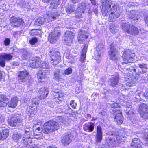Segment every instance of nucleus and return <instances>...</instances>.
Masks as SVG:
<instances>
[{
	"mask_svg": "<svg viewBox=\"0 0 148 148\" xmlns=\"http://www.w3.org/2000/svg\"><path fill=\"white\" fill-rule=\"evenodd\" d=\"M138 66L139 67L142 69L141 71L138 70L136 73L137 75H140L141 73H145L147 71V64L144 63L142 64H138Z\"/></svg>",
	"mask_w": 148,
	"mask_h": 148,
	"instance_id": "obj_31",
	"label": "nucleus"
},
{
	"mask_svg": "<svg viewBox=\"0 0 148 148\" xmlns=\"http://www.w3.org/2000/svg\"><path fill=\"white\" fill-rule=\"evenodd\" d=\"M22 135L20 134H14L12 136L13 139L15 141H17L21 138Z\"/></svg>",
	"mask_w": 148,
	"mask_h": 148,
	"instance_id": "obj_45",
	"label": "nucleus"
},
{
	"mask_svg": "<svg viewBox=\"0 0 148 148\" xmlns=\"http://www.w3.org/2000/svg\"><path fill=\"white\" fill-rule=\"evenodd\" d=\"M54 78L57 81H61L64 79V75H61L60 73V70L56 69L53 72Z\"/></svg>",
	"mask_w": 148,
	"mask_h": 148,
	"instance_id": "obj_25",
	"label": "nucleus"
},
{
	"mask_svg": "<svg viewBox=\"0 0 148 148\" xmlns=\"http://www.w3.org/2000/svg\"><path fill=\"white\" fill-rule=\"evenodd\" d=\"M102 5L101 7L108 8L111 9L112 1L110 0H103L102 1Z\"/></svg>",
	"mask_w": 148,
	"mask_h": 148,
	"instance_id": "obj_34",
	"label": "nucleus"
},
{
	"mask_svg": "<svg viewBox=\"0 0 148 148\" xmlns=\"http://www.w3.org/2000/svg\"><path fill=\"white\" fill-rule=\"evenodd\" d=\"M121 24L122 29L126 32L127 30H129L130 27L131 26V25L128 24L126 22H121Z\"/></svg>",
	"mask_w": 148,
	"mask_h": 148,
	"instance_id": "obj_40",
	"label": "nucleus"
},
{
	"mask_svg": "<svg viewBox=\"0 0 148 148\" xmlns=\"http://www.w3.org/2000/svg\"><path fill=\"white\" fill-rule=\"evenodd\" d=\"M73 101H72L70 103V104L73 108H75V106L74 105Z\"/></svg>",
	"mask_w": 148,
	"mask_h": 148,
	"instance_id": "obj_62",
	"label": "nucleus"
},
{
	"mask_svg": "<svg viewBox=\"0 0 148 148\" xmlns=\"http://www.w3.org/2000/svg\"><path fill=\"white\" fill-rule=\"evenodd\" d=\"M119 8V6L117 5H114L112 6L110 14L109 16V21H115L119 17L120 12Z\"/></svg>",
	"mask_w": 148,
	"mask_h": 148,
	"instance_id": "obj_4",
	"label": "nucleus"
},
{
	"mask_svg": "<svg viewBox=\"0 0 148 148\" xmlns=\"http://www.w3.org/2000/svg\"><path fill=\"white\" fill-rule=\"evenodd\" d=\"M49 92L48 89L45 87H42L39 91L38 97L40 99H45L46 97Z\"/></svg>",
	"mask_w": 148,
	"mask_h": 148,
	"instance_id": "obj_22",
	"label": "nucleus"
},
{
	"mask_svg": "<svg viewBox=\"0 0 148 148\" xmlns=\"http://www.w3.org/2000/svg\"><path fill=\"white\" fill-rule=\"evenodd\" d=\"M33 135H27L24 134L22 138L21 143L25 147H29L32 143V139L33 138Z\"/></svg>",
	"mask_w": 148,
	"mask_h": 148,
	"instance_id": "obj_12",
	"label": "nucleus"
},
{
	"mask_svg": "<svg viewBox=\"0 0 148 148\" xmlns=\"http://www.w3.org/2000/svg\"><path fill=\"white\" fill-rule=\"evenodd\" d=\"M51 63L54 65H56L60 61V54L57 49H53L49 52Z\"/></svg>",
	"mask_w": 148,
	"mask_h": 148,
	"instance_id": "obj_3",
	"label": "nucleus"
},
{
	"mask_svg": "<svg viewBox=\"0 0 148 148\" xmlns=\"http://www.w3.org/2000/svg\"><path fill=\"white\" fill-rule=\"evenodd\" d=\"M74 5H71L69 8H67L66 10V12L69 13L72 12L74 10L75 8H74Z\"/></svg>",
	"mask_w": 148,
	"mask_h": 148,
	"instance_id": "obj_53",
	"label": "nucleus"
},
{
	"mask_svg": "<svg viewBox=\"0 0 148 148\" xmlns=\"http://www.w3.org/2000/svg\"><path fill=\"white\" fill-rule=\"evenodd\" d=\"M116 138L118 142L122 141L125 139V136L123 134H119L116 135Z\"/></svg>",
	"mask_w": 148,
	"mask_h": 148,
	"instance_id": "obj_44",
	"label": "nucleus"
},
{
	"mask_svg": "<svg viewBox=\"0 0 148 148\" xmlns=\"http://www.w3.org/2000/svg\"><path fill=\"white\" fill-rule=\"evenodd\" d=\"M101 10L103 15L106 16L109 15L111 12V9L108 8L101 7Z\"/></svg>",
	"mask_w": 148,
	"mask_h": 148,
	"instance_id": "obj_37",
	"label": "nucleus"
},
{
	"mask_svg": "<svg viewBox=\"0 0 148 148\" xmlns=\"http://www.w3.org/2000/svg\"><path fill=\"white\" fill-rule=\"evenodd\" d=\"M61 0H52L49 5L51 9H56L60 3Z\"/></svg>",
	"mask_w": 148,
	"mask_h": 148,
	"instance_id": "obj_29",
	"label": "nucleus"
},
{
	"mask_svg": "<svg viewBox=\"0 0 148 148\" xmlns=\"http://www.w3.org/2000/svg\"><path fill=\"white\" fill-rule=\"evenodd\" d=\"M88 45L86 44L84 46L81 54L80 58V61L81 62H84L86 59V53Z\"/></svg>",
	"mask_w": 148,
	"mask_h": 148,
	"instance_id": "obj_30",
	"label": "nucleus"
},
{
	"mask_svg": "<svg viewBox=\"0 0 148 148\" xmlns=\"http://www.w3.org/2000/svg\"><path fill=\"white\" fill-rule=\"evenodd\" d=\"M73 135L72 134L69 133L67 135L65 136V144H69L71 142Z\"/></svg>",
	"mask_w": 148,
	"mask_h": 148,
	"instance_id": "obj_39",
	"label": "nucleus"
},
{
	"mask_svg": "<svg viewBox=\"0 0 148 148\" xmlns=\"http://www.w3.org/2000/svg\"><path fill=\"white\" fill-rule=\"evenodd\" d=\"M111 107L113 108V109H116V110H120V107L119 106V105L117 103H114L112 104Z\"/></svg>",
	"mask_w": 148,
	"mask_h": 148,
	"instance_id": "obj_54",
	"label": "nucleus"
},
{
	"mask_svg": "<svg viewBox=\"0 0 148 148\" xmlns=\"http://www.w3.org/2000/svg\"><path fill=\"white\" fill-rule=\"evenodd\" d=\"M68 109L67 110V111H68L69 112H65V114L66 115V116H68V115L70 116L69 117V119L72 120L73 119V118H75V117L76 115L75 114H72L71 112H72V110L70 108H69L68 107Z\"/></svg>",
	"mask_w": 148,
	"mask_h": 148,
	"instance_id": "obj_43",
	"label": "nucleus"
},
{
	"mask_svg": "<svg viewBox=\"0 0 148 148\" xmlns=\"http://www.w3.org/2000/svg\"><path fill=\"white\" fill-rule=\"evenodd\" d=\"M31 34L32 35H36L38 34V32L36 30H32L31 31Z\"/></svg>",
	"mask_w": 148,
	"mask_h": 148,
	"instance_id": "obj_59",
	"label": "nucleus"
},
{
	"mask_svg": "<svg viewBox=\"0 0 148 148\" xmlns=\"http://www.w3.org/2000/svg\"><path fill=\"white\" fill-rule=\"evenodd\" d=\"M74 35H71L69 34L67 38L66 36L65 37L66 38V41L65 40V43L68 46H71L72 44V42L74 38Z\"/></svg>",
	"mask_w": 148,
	"mask_h": 148,
	"instance_id": "obj_38",
	"label": "nucleus"
},
{
	"mask_svg": "<svg viewBox=\"0 0 148 148\" xmlns=\"http://www.w3.org/2000/svg\"><path fill=\"white\" fill-rule=\"evenodd\" d=\"M30 55L27 51L25 50L23 51V54L22 55V58L23 59H27L29 58Z\"/></svg>",
	"mask_w": 148,
	"mask_h": 148,
	"instance_id": "obj_46",
	"label": "nucleus"
},
{
	"mask_svg": "<svg viewBox=\"0 0 148 148\" xmlns=\"http://www.w3.org/2000/svg\"><path fill=\"white\" fill-rule=\"evenodd\" d=\"M8 130L5 129L0 132V140L5 139L9 135Z\"/></svg>",
	"mask_w": 148,
	"mask_h": 148,
	"instance_id": "obj_33",
	"label": "nucleus"
},
{
	"mask_svg": "<svg viewBox=\"0 0 148 148\" xmlns=\"http://www.w3.org/2000/svg\"><path fill=\"white\" fill-rule=\"evenodd\" d=\"M47 19L49 21H51L57 18L60 14V12L57 11H49L47 12Z\"/></svg>",
	"mask_w": 148,
	"mask_h": 148,
	"instance_id": "obj_17",
	"label": "nucleus"
},
{
	"mask_svg": "<svg viewBox=\"0 0 148 148\" xmlns=\"http://www.w3.org/2000/svg\"><path fill=\"white\" fill-rule=\"evenodd\" d=\"M38 104V101L37 99H33L30 103V106L27 107V111L28 112V114H35L36 112Z\"/></svg>",
	"mask_w": 148,
	"mask_h": 148,
	"instance_id": "obj_8",
	"label": "nucleus"
},
{
	"mask_svg": "<svg viewBox=\"0 0 148 148\" xmlns=\"http://www.w3.org/2000/svg\"><path fill=\"white\" fill-rule=\"evenodd\" d=\"M95 124L91 122L85 123L84 126V129L85 131H88L89 132H92L94 128Z\"/></svg>",
	"mask_w": 148,
	"mask_h": 148,
	"instance_id": "obj_24",
	"label": "nucleus"
},
{
	"mask_svg": "<svg viewBox=\"0 0 148 148\" xmlns=\"http://www.w3.org/2000/svg\"><path fill=\"white\" fill-rule=\"evenodd\" d=\"M144 97H145L148 101V91L144 95Z\"/></svg>",
	"mask_w": 148,
	"mask_h": 148,
	"instance_id": "obj_64",
	"label": "nucleus"
},
{
	"mask_svg": "<svg viewBox=\"0 0 148 148\" xmlns=\"http://www.w3.org/2000/svg\"><path fill=\"white\" fill-rule=\"evenodd\" d=\"M139 30L135 26L131 25L130 27L129 30L127 31V33L131 34L136 35L138 34Z\"/></svg>",
	"mask_w": 148,
	"mask_h": 148,
	"instance_id": "obj_26",
	"label": "nucleus"
},
{
	"mask_svg": "<svg viewBox=\"0 0 148 148\" xmlns=\"http://www.w3.org/2000/svg\"><path fill=\"white\" fill-rule=\"evenodd\" d=\"M89 4H88L85 3L84 2H82L81 3L78 7L77 8V11H80L81 10L82 12H84V10H85L87 7H88Z\"/></svg>",
	"mask_w": 148,
	"mask_h": 148,
	"instance_id": "obj_35",
	"label": "nucleus"
},
{
	"mask_svg": "<svg viewBox=\"0 0 148 148\" xmlns=\"http://www.w3.org/2000/svg\"><path fill=\"white\" fill-rule=\"evenodd\" d=\"M132 79L133 82H131V83H126V85L127 86H131L135 85L137 82V80L136 79V78H134Z\"/></svg>",
	"mask_w": 148,
	"mask_h": 148,
	"instance_id": "obj_50",
	"label": "nucleus"
},
{
	"mask_svg": "<svg viewBox=\"0 0 148 148\" xmlns=\"http://www.w3.org/2000/svg\"><path fill=\"white\" fill-rule=\"evenodd\" d=\"M40 146L39 145H35L30 148H40Z\"/></svg>",
	"mask_w": 148,
	"mask_h": 148,
	"instance_id": "obj_63",
	"label": "nucleus"
},
{
	"mask_svg": "<svg viewBox=\"0 0 148 148\" xmlns=\"http://www.w3.org/2000/svg\"><path fill=\"white\" fill-rule=\"evenodd\" d=\"M72 70L71 68H69L65 70V75H69L72 73Z\"/></svg>",
	"mask_w": 148,
	"mask_h": 148,
	"instance_id": "obj_56",
	"label": "nucleus"
},
{
	"mask_svg": "<svg viewBox=\"0 0 148 148\" xmlns=\"http://www.w3.org/2000/svg\"><path fill=\"white\" fill-rule=\"evenodd\" d=\"M140 113L143 118L148 119V106L145 104H142L140 106Z\"/></svg>",
	"mask_w": 148,
	"mask_h": 148,
	"instance_id": "obj_14",
	"label": "nucleus"
},
{
	"mask_svg": "<svg viewBox=\"0 0 148 148\" xmlns=\"http://www.w3.org/2000/svg\"><path fill=\"white\" fill-rule=\"evenodd\" d=\"M59 128V125L56 121L51 120L45 123L42 128L43 133L48 134L54 132Z\"/></svg>",
	"mask_w": 148,
	"mask_h": 148,
	"instance_id": "obj_2",
	"label": "nucleus"
},
{
	"mask_svg": "<svg viewBox=\"0 0 148 148\" xmlns=\"http://www.w3.org/2000/svg\"><path fill=\"white\" fill-rule=\"evenodd\" d=\"M45 21V18L43 17H40L36 19L35 21V25L40 26L43 24Z\"/></svg>",
	"mask_w": 148,
	"mask_h": 148,
	"instance_id": "obj_41",
	"label": "nucleus"
},
{
	"mask_svg": "<svg viewBox=\"0 0 148 148\" xmlns=\"http://www.w3.org/2000/svg\"><path fill=\"white\" fill-rule=\"evenodd\" d=\"M41 60L40 57H36L30 62V66L33 68L39 67L41 64Z\"/></svg>",
	"mask_w": 148,
	"mask_h": 148,
	"instance_id": "obj_18",
	"label": "nucleus"
},
{
	"mask_svg": "<svg viewBox=\"0 0 148 148\" xmlns=\"http://www.w3.org/2000/svg\"><path fill=\"white\" fill-rule=\"evenodd\" d=\"M89 36V34L87 31L82 30H80L78 33L77 40L80 44H83L85 42Z\"/></svg>",
	"mask_w": 148,
	"mask_h": 148,
	"instance_id": "obj_9",
	"label": "nucleus"
},
{
	"mask_svg": "<svg viewBox=\"0 0 148 148\" xmlns=\"http://www.w3.org/2000/svg\"><path fill=\"white\" fill-rule=\"evenodd\" d=\"M51 96L53 99L58 98L60 100V95H55V94H59V90H58L53 89L52 91Z\"/></svg>",
	"mask_w": 148,
	"mask_h": 148,
	"instance_id": "obj_42",
	"label": "nucleus"
},
{
	"mask_svg": "<svg viewBox=\"0 0 148 148\" xmlns=\"http://www.w3.org/2000/svg\"><path fill=\"white\" fill-rule=\"evenodd\" d=\"M49 70L40 69L38 73V78L41 80L45 79L49 73Z\"/></svg>",
	"mask_w": 148,
	"mask_h": 148,
	"instance_id": "obj_19",
	"label": "nucleus"
},
{
	"mask_svg": "<svg viewBox=\"0 0 148 148\" xmlns=\"http://www.w3.org/2000/svg\"><path fill=\"white\" fill-rule=\"evenodd\" d=\"M29 77V73L26 71L19 72L18 79L19 82L21 83L26 82Z\"/></svg>",
	"mask_w": 148,
	"mask_h": 148,
	"instance_id": "obj_13",
	"label": "nucleus"
},
{
	"mask_svg": "<svg viewBox=\"0 0 148 148\" xmlns=\"http://www.w3.org/2000/svg\"><path fill=\"white\" fill-rule=\"evenodd\" d=\"M112 112L114 118L116 120L117 123L121 124L123 121V117L122 115L121 112L119 110L112 109Z\"/></svg>",
	"mask_w": 148,
	"mask_h": 148,
	"instance_id": "obj_10",
	"label": "nucleus"
},
{
	"mask_svg": "<svg viewBox=\"0 0 148 148\" xmlns=\"http://www.w3.org/2000/svg\"><path fill=\"white\" fill-rule=\"evenodd\" d=\"M144 21L148 25V15H147L145 17Z\"/></svg>",
	"mask_w": 148,
	"mask_h": 148,
	"instance_id": "obj_61",
	"label": "nucleus"
},
{
	"mask_svg": "<svg viewBox=\"0 0 148 148\" xmlns=\"http://www.w3.org/2000/svg\"><path fill=\"white\" fill-rule=\"evenodd\" d=\"M135 56L133 52L129 49L125 50L122 56L123 62H122V64L124 63L127 64L132 62L133 59Z\"/></svg>",
	"mask_w": 148,
	"mask_h": 148,
	"instance_id": "obj_5",
	"label": "nucleus"
},
{
	"mask_svg": "<svg viewBox=\"0 0 148 148\" xmlns=\"http://www.w3.org/2000/svg\"><path fill=\"white\" fill-rule=\"evenodd\" d=\"M109 53L110 55V58L112 60H115L117 59L116 54L118 53L116 49V46L113 43L111 44Z\"/></svg>",
	"mask_w": 148,
	"mask_h": 148,
	"instance_id": "obj_15",
	"label": "nucleus"
},
{
	"mask_svg": "<svg viewBox=\"0 0 148 148\" xmlns=\"http://www.w3.org/2000/svg\"><path fill=\"white\" fill-rule=\"evenodd\" d=\"M127 115L128 116V117L129 118H130V117H131V116H134L133 115H134L135 113L132 111V110H126L125 111Z\"/></svg>",
	"mask_w": 148,
	"mask_h": 148,
	"instance_id": "obj_47",
	"label": "nucleus"
},
{
	"mask_svg": "<svg viewBox=\"0 0 148 148\" xmlns=\"http://www.w3.org/2000/svg\"><path fill=\"white\" fill-rule=\"evenodd\" d=\"M42 68L41 69H43L45 70H49V66L48 64L45 62H43L42 64Z\"/></svg>",
	"mask_w": 148,
	"mask_h": 148,
	"instance_id": "obj_48",
	"label": "nucleus"
},
{
	"mask_svg": "<svg viewBox=\"0 0 148 148\" xmlns=\"http://www.w3.org/2000/svg\"><path fill=\"white\" fill-rule=\"evenodd\" d=\"M8 99L6 97L5 95H0V108H2L6 106L7 104L9 107L14 108L16 107L18 99L17 97L12 98L11 101L8 103Z\"/></svg>",
	"mask_w": 148,
	"mask_h": 148,
	"instance_id": "obj_1",
	"label": "nucleus"
},
{
	"mask_svg": "<svg viewBox=\"0 0 148 148\" xmlns=\"http://www.w3.org/2000/svg\"><path fill=\"white\" fill-rule=\"evenodd\" d=\"M126 106L127 108H131L132 107L131 103L129 102H126Z\"/></svg>",
	"mask_w": 148,
	"mask_h": 148,
	"instance_id": "obj_60",
	"label": "nucleus"
},
{
	"mask_svg": "<svg viewBox=\"0 0 148 148\" xmlns=\"http://www.w3.org/2000/svg\"><path fill=\"white\" fill-rule=\"evenodd\" d=\"M60 28L56 27L54 31L51 32L49 34V40L51 43H55L58 39L61 34Z\"/></svg>",
	"mask_w": 148,
	"mask_h": 148,
	"instance_id": "obj_6",
	"label": "nucleus"
},
{
	"mask_svg": "<svg viewBox=\"0 0 148 148\" xmlns=\"http://www.w3.org/2000/svg\"><path fill=\"white\" fill-rule=\"evenodd\" d=\"M109 28L112 33H114V32H115L116 31V29L115 26L112 24H110Z\"/></svg>",
	"mask_w": 148,
	"mask_h": 148,
	"instance_id": "obj_49",
	"label": "nucleus"
},
{
	"mask_svg": "<svg viewBox=\"0 0 148 148\" xmlns=\"http://www.w3.org/2000/svg\"><path fill=\"white\" fill-rule=\"evenodd\" d=\"M132 116H131V117H130V118H129V119H130V123L132 124H133L134 123H135L136 122V119L133 117H132Z\"/></svg>",
	"mask_w": 148,
	"mask_h": 148,
	"instance_id": "obj_57",
	"label": "nucleus"
},
{
	"mask_svg": "<svg viewBox=\"0 0 148 148\" xmlns=\"http://www.w3.org/2000/svg\"><path fill=\"white\" fill-rule=\"evenodd\" d=\"M10 23L13 27H22L24 25L23 20L20 18L13 16L10 18Z\"/></svg>",
	"mask_w": 148,
	"mask_h": 148,
	"instance_id": "obj_7",
	"label": "nucleus"
},
{
	"mask_svg": "<svg viewBox=\"0 0 148 148\" xmlns=\"http://www.w3.org/2000/svg\"><path fill=\"white\" fill-rule=\"evenodd\" d=\"M119 79V75L118 73H116L111 77L109 82L110 85L113 87H114L117 85Z\"/></svg>",
	"mask_w": 148,
	"mask_h": 148,
	"instance_id": "obj_21",
	"label": "nucleus"
},
{
	"mask_svg": "<svg viewBox=\"0 0 148 148\" xmlns=\"http://www.w3.org/2000/svg\"><path fill=\"white\" fill-rule=\"evenodd\" d=\"M128 18L133 20H137L138 19V17L137 16L135 10H132L127 12Z\"/></svg>",
	"mask_w": 148,
	"mask_h": 148,
	"instance_id": "obj_32",
	"label": "nucleus"
},
{
	"mask_svg": "<svg viewBox=\"0 0 148 148\" xmlns=\"http://www.w3.org/2000/svg\"><path fill=\"white\" fill-rule=\"evenodd\" d=\"M142 143L140 140L137 138H134L131 144L133 148H142Z\"/></svg>",
	"mask_w": 148,
	"mask_h": 148,
	"instance_id": "obj_23",
	"label": "nucleus"
},
{
	"mask_svg": "<svg viewBox=\"0 0 148 148\" xmlns=\"http://www.w3.org/2000/svg\"><path fill=\"white\" fill-rule=\"evenodd\" d=\"M10 42V39L8 38H6L4 41V43L6 46H8L9 45Z\"/></svg>",
	"mask_w": 148,
	"mask_h": 148,
	"instance_id": "obj_58",
	"label": "nucleus"
},
{
	"mask_svg": "<svg viewBox=\"0 0 148 148\" xmlns=\"http://www.w3.org/2000/svg\"><path fill=\"white\" fill-rule=\"evenodd\" d=\"M32 123H27L25 126V134H26L27 135H33L32 126L31 125Z\"/></svg>",
	"mask_w": 148,
	"mask_h": 148,
	"instance_id": "obj_28",
	"label": "nucleus"
},
{
	"mask_svg": "<svg viewBox=\"0 0 148 148\" xmlns=\"http://www.w3.org/2000/svg\"><path fill=\"white\" fill-rule=\"evenodd\" d=\"M106 141L108 146L110 147H113L115 144L116 141L115 140L110 137H106Z\"/></svg>",
	"mask_w": 148,
	"mask_h": 148,
	"instance_id": "obj_36",
	"label": "nucleus"
},
{
	"mask_svg": "<svg viewBox=\"0 0 148 148\" xmlns=\"http://www.w3.org/2000/svg\"><path fill=\"white\" fill-rule=\"evenodd\" d=\"M38 41V39L36 37H34L31 39L29 41L30 43L32 45H34L37 43Z\"/></svg>",
	"mask_w": 148,
	"mask_h": 148,
	"instance_id": "obj_52",
	"label": "nucleus"
},
{
	"mask_svg": "<svg viewBox=\"0 0 148 148\" xmlns=\"http://www.w3.org/2000/svg\"><path fill=\"white\" fill-rule=\"evenodd\" d=\"M36 131L34 132L33 134L35 138L38 139L40 137V135L41 133L40 132H38V134H36Z\"/></svg>",
	"mask_w": 148,
	"mask_h": 148,
	"instance_id": "obj_55",
	"label": "nucleus"
},
{
	"mask_svg": "<svg viewBox=\"0 0 148 148\" xmlns=\"http://www.w3.org/2000/svg\"><path fill=\"white\" fill-rule=\"evenodd\" d=\"M13 56L10 54L3 53L0 55V66L3 67L5 66V61H8L11 60Z\"/></svg>",
	"mask_w": 148,
	"mask_h": 148,
	"instance_id": "obj_11",
	"label": "nucleus"
},
{
	"mask_svg": "<svg viewBox=\"0 0 148 148\" xmlns=\"http://www.w3.org/2000/svg\"><path fill=\"white\" fill-rule=\"evenodd\" d=\"M82 11H77L76 10L75 12V17L76 18H81L82 13H84L83 12H82Z\"/></svg>",
	"mask_w": 148,
	"mask_h": 148,
	"instance_id": "obj_51",
	"label": "nucleus"
},
{
	"mask_svg": "<svg viewBox=\"0 0 148 148\" xmlns=\"http://www.w3.org/2000/svg\"><path fill=\"white\" fill-rule=\"evenodd\" d=\"M96 131L95 141L97 143H100L102 138V129L100 126H98L97 127Z\"/></svg>",
	"mask_w": 148,
	"mask_h": 148,
	"instance_id": "obj_20",
	"label": "nucleus"
},
{
	"mask_svg": "<svg viewBox=\"0 0 148 148\" xmlns=\"http://www.w3.org/2000/svg\"><path fill=\"white\" fill-rule=\"evenodd\" d=\"M104 45L102 44H100L97 45L96 48L95 55L97 58L100 57L101 54L103 52Z\"/></svg>",
	"mask_w": 148,
	"mask_h": 148,
	"instance_id": "obj_27",
	"label": "nucleus"
},
{
	"mask_svg": "<svg viewBox=\"0 0 148 148\" xmlns=\"http://www.w3.org/2000/svg\"><path fill=\"white\" fill-rule=\"evenodd\" d=\"M23 116H19L15 117L12 118L9 121L8 123L12 126H14L16 125H19V124L23 121Z\"/></svg>",
	"mask_w": 148,
	"mask_h": 148,
	"instance_id": "obj_16",
	"label": "nucleus"
}]
</instances>
